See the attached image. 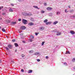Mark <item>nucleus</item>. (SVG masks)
I'll return each instance as SVG.
<instances>
[{"label": "nucleus", "instance_id": "nucleus-1", "mask_svg": "<svg viewBox=\"0 0 75 75\" xmlns=\"http://www.w3.org/2000/svg\"><path fill=\"white\" fill-rule=\"evenodd\" d=\"M22 22L24 24H27V21L25 19H23Z\"/></svg>", "mask_w": 75, "mask_h": 75}, {"label": "nucleus", "instance_id": "nucleus-2", "mask_svg": "<svg viewBox=\"0 0 75 75\" xmlns=\"http://www.w3.org/2000/svg\"><path fill=\"white\" fill-rule=\"evenodd\" d=\"M26 28L24 26H22L21 28V29L22 30H25V29Z\"/></svg>", "mask_w": 75, "mask_h": 75}, {"label": "nucleus", "instance_id": "nucleus-3", "mask_svg": "<svg viewBox=\"0 0 75 75\" xmlns=\"http://www.w3.org/2000/svg\"><path fill=\"white\" fill-rule=\"evenodd\" d=\"M47 10H48L49 11H50L51 10H52V8L50 7H48L47 8Z\"/></svg>", "mask_w": 75, "mask_h": 75}, {"label": "nucleus", "instance_id": "nucleus-4", "mask_svg": "<svg viewBox=\"0 0 75 75\" xmlns=\"http://www.w3.org/2000/svg\"><path fill=\"white\" fill-rule=\"evenodd\" d=\"M34 23H30L28 24L29 25L31 26L34 25Z\"/></svg>", "mask_w": 75, "mask_h": 75}, {"label": "nucleus", "instance_id": "nucleus-5", "mask_svg": "<svg viewBox=\"0 0 75 75\" xmlns=\"http://www.w3.org/2000/svg\"><path fill=\"white\" fill-rule=\"evenodd\" d=\"M61 33L59 32L58 31L57 32V35H61Z\"/></svg>", "mask_w": 75, "mask_h": 75}, {"label": "nucleus", "instance_id": "nucleus-6", "mask_svg": "<svg viewBox=\"0 0 75 75\" xmlns=\"http://www.w3.org/2000/svg\"><path fill=\"white\" fill-rule=\"evenodd\" d=\"M44 29V28L43 27H40V30H41V31H42Z\"/></svg>", "mask_w": 75, "mask_h": 75}, {"label": "nucleus", "instance_id": "nucleus-7", "mask_svg": "<svg viewBox=\"0 0 75 75\" xmlns=\"http://www.w3.org/2000/svg\"><path fill=\"white\" fill-rule=\"evenodd\" d=\"M70 33L71 34H72L73 35L74 34H75V33L74 32V31L73 30H70Z\"/></svg>", "mask_w": 75, "mask_h": 75}, {"label": "nucleus", "instance_id": "nucleus-8", "mask_svg": "<svg viewBox=\"0 0 75 75\" xmlns=\"http://www.w3.org/2000/svg\"><path fill=\"white\" fill-rule=\"evenodd\" d=\"M51 22H47L46 23V25H48V24H51Z\"/></svg>", "mask_w": 75, "mask_h": 75}, {"label": "nucleus", "instance_id": "nucleus-9", "mask_svg": "<svg viewBox=\"0 0 75 75\" xmlns=\"http://www.w3.org/2000/svg\"><path fill=\"white\" fill-rule=\"evenodd\" d=\"M33 70H29L28 71V73L30 74V73H32Z\"/></svg>", "mask_w": 75, "mask_h": 75}, {"label": "nucleus", "instance_id": "nucleus-10", "mask_svg": "<svg viewBox=\"0 0 75 75\" xmlns=\"http://www.w3.org/2000/svg\"><path fill=\"white\" fill-rule=\"evenodd\" d=\"M8 48L10 49L12 48V47H11V45H8Z\"/></svg>", "mask_w": 75, "mask_h": 75}, {"label": "nucleus", "instance_id": "nucleus-11", "mask_svg": "<svg viewBox=\"0 0 75 75\" xmlns=\"http://www.w3.org/2000/svg\"><path fill=\"white\" fill-rule=\"evenodd\" d=\"M58 23V21H56L53 23V24L54 25H55V24H57Z\"/></svg>", "mask_w": 75, "mask_h": 75}, {"label": "nucleus", "instance_id": "nucleus-12", "mask_svg": "<svg viewBox=\"0 0 75 75\" xmlns=\"http://www.w3.org/2000/svg\"><path fill=\"white\" fill-rule=\"evenodd\" d=\"M44 23H47V22H48V20L45 19V20H44L43 21Z\"/></svg>", "mask_w": 75, "mask_h": 75}, {"label": "nucleus", "instance_id": "nucleus-13", "mask_svg": "<svg viewBox=\"0 0 75 75\" xmlns=\"http://www.w3.org/2000/svg\"><path fill=\"white\" fill-rule=\"evenodd\" d=\"M33 7L34 8H37L38 9H40V8H38V6H33Z\"/></svg>", "mask_w": 75, "mask_h": 75}, {"label": "nucleus", "instance_id": "nucleus-14", "mask_svg": "<svg viewBox=\"0 0 75 75\" xmlns=\"http://www.w3.org/2000/svg\"><path fill=\"white\" fill-rule=\"evenodd\" d=\"M14 45L16 47H18V44H17V43H15L14 44Z\"/></svg>", "mask_w": 75, "mask_h": 75}, {"label": "nucleus", "instance_id": "nucleus-15", "mask_svg": "<svg viewBox=\"0 0 75 75\" xmlns=\"http://www.w3.org/2000/svg\"><path fill=\"white\" fill-rule=\"evenodd\" d=\"M70 54V52L69 51L66 52V53H65L66 54Z\"/></svg>", "mask_w": 75, "mask_h": 75}, {"label": "nucleus", "instance_id": "nucleus-16", "mask_svg": "<svg viewBox=\"0 0 75 75\" xmlns=\"http://www.w3.org/2000/svg\"><path fill=\"white\" fill-rule=\"evenodd\" d=\"M2 30V31H3V32H6V30L4 29V28H3Z\"/></svg>", "mask_w": 75, "mask_h": 75}, {"label": "nucleus", "instance_id": "nucleus-17", "mask_svg": "<svg viewBox=\"0 0 75 75\" xmlns=\"http://www.w3.org/2000/svg\"><path fill=\"white\" fill-rule=\"evenodd\" d=\"M16 24V22H13L11 23V24Z\"/></svg>", "mask_w": 75, "mask_h": 75}, {"label": "nucleus", "instance_id": "nucleus-18", "mask_svg": "<svg viewBox=\"0 0 75 75\" xmlns=\"http://www.w3.org/2000/svg\"><path fill=\"white\" fill-rule=\"evenodd\" d=\"M9 11L10 12H13V10L11 8H10L9 9Z\"/></svg>", "mask_w": 75, "mask_h": 75}, {"label": "nucleus", "instance_id": "nucleus-19", "mask_svg": "<svg viewBox=\"0 0 75 75\" xmlns=\"http://www.w3.org/2000/svg\"><path fill=\"white\" fill-rule=\"evenodd\" d=\"M38 54H39V53L36 52L35 53V55H38Z\"/></svg>", "mask_w": 75, "mask_h": 75}, {"label": "nucleus", "instance_id": "nucleus-20", "mask_svg": "<svg viewBox=\"0 0 75 75\" xmlns=\"http://www.w3.org/2000/svg\"><path fill=\"white\" fill-rule=\"evenodd\" d=\"M41 13H45V11L42 10L41 11Z\"/></svg>", "mask_w": 75, "mask_h": 75}, {"label": "nucleus", "instance_id": "nucleus-21", "mask_svg": "<svg viewBox=\"0 0 75 75\" xmlns=\"http://www.w3.org/2000/svg\"><path fill=\"white\" fill-rule=\"evenodd\" d=\"M45 43V42L44 41L42 42V45H44V44Z\"/></svg>", "mask_w": 75, "mask_h": 75}, {"label": "nucleus", "instance_id": "nucleus-22", "mask_svg": "<svg viewBox=\"0 0 75 75\" xmlns=\"http://www.w3.org/2000/svg\"><path fill=\"white\" fill-rule=\"evenodd\" d=\"M33 50H31L29 51L30 53H33Z\"/></svg>", "mask_w": 75, "mask_h": 75}, {"label": "nucleus", "instance_id": "nucleus-23", "mask_svg": "<svg viewBox=\"0 0 75 75\" xmlns=\"http://www.w3.org/2000/svg\"><path fill=\"white\" fill-rule=\"evenodd\" d=\"M72 61H73V62H75V58H73L72 59Z\"/></svg>", "mask_w": 75, "mask_h": 75}, {"label": "nucleus", "instance_id": "nucleus-24", "mask_svg": "<svg viewBox=\"0 0 75 75\" xmlns=\"http://www.w3.org/2000/svg\"><path fill=\"white\" fill-rule=\"evenodd\" d=\"M61 14V12H58L57 13V14Z\"/></svg>", "mask_w": 75, "mask_h": 75}, {"label": "nucleus", "instance_id": "nucleus-25", "mask_svg": "<svg viewBox=\"0 0 75 75\" xmlns=\"http://www.w3.org/2000/svg\"><path fill=\"white\" fill-rule=\"evenodd\" d=\"M69 11H67V9H66L65 10V13H68V12Z\"/></svg>", "mask_w": 75, "mask_h": 75}, {"label": "nucleus", "instance_id": "nucleus-26", "mask_svg": "<svg viewBox=\"0 0 75 75\" xmlns=\"http://www.w3.org/2000/svg\"><path fill=\"white\" fill-rule=\"evenodd\" d=\"M12 41H13V42H16V40L15 39H13L12 40Z\"/></svg>", "mask_w": 75, "mask_h": 75}, {"label": "nucleus", "instance_id": "nucleus-27", "mask_svg": "<svg viewBox=\"0 0 75 75\" xmlns=\"http://www.w3.org/2000/svg\"><path fill=\"white\" fill-rule=\"evenodd\" d=\"M22 57H25V55L24 54H23L21 55Z\"/></svg>", "mask_w": 75, "mask_h": 75}, {"label": "nucleus", "instance_id": "nucleus-28", "mask_svg": "<svg viewBox=\"0 0 75 75\" xmlns=\"http://www.w3.org/2000/svg\"><path fill=\"white\" fill-rule=\"evenodd\" d=\"M5 48H6V49L7 50H9V49H8V48L7 47H5Z\"/></svg>", "mask_w": 75, "mask_h": 75}, {"label": "nucleus", "instance_id": "nucleus-29", "mask_svg": "<svg viewBox=\"0 0 75 75\" xmlns=\"http://www.w3.org/2000/svg\"><path fill=\"white\" fill-rule=\"evenodd\" d=\"M31 38H32V39H34V36L32 35L31 36Z\"/></svg>", "mask_w": 75, "mask_h": 75}, {"label": "nucleus", "instance_id": "nucleus-30", "mask_svg": "<svg viewBox=\"0 0 75 75\" xmlns=\"http://www.w3.org/2000/svg\"><path fill=\"white\" fill-rule=\"evenodd\" d=\"M7 22L8 23H9L10 22V21L9 20H8L7 21Z\"/></svg>", "mask_w": 75, "mask_h": 75}, {"label": "nucleus", "instance_id": "nucleus-31", "mask_svg": "<svg viewBox=\"0 0 75 75\" xmlns=\"http://www.w3.org/2000/svg\"><path fill=\"white\" fill-rule=\"evenodd\" d=\"M21 72H24V70L23 69H22L21 70Z\"/></svg>", "mask_w": 75, "mask_h": 75}, {"label": "nucleus", "instance_id": "nucleus-32", "mask_svg": "<svg viewBox=\"0 0 75 75\" xmlns=\"http://www.w3.org/2000/svg\"><path fill=\"white\" fill-rule=\"evenodd\" d=\"M37 61L38 62H40V59H38L37 60Z\"/></svg>", "mask_w": 75, "mask_h": 75}, {"label": "nucleus", "instance_id": "nucleus-33", "mask_svg": "<svg viewBox=\"0 0 75 75\" xmlns=\"http://www.w3.org/2000/svg\"><path fill=\"white\" fill-rule=\"evenodd\" d=\"M19 21H21V19H19L18 20Z\"/></svg>", "mask_w": 75, "mask_h": 75}, {"label": "nucleus", "instance_id": "nucleus-34", "mask_svg": "<svg viewBox=\"0 0 75 75\" xmlns=\"http://www.w3.org/2000/svg\"><path fill=\"white\" fill-rule=\"evenodd\" d=\"M33 41V40L32 39H30V42H32V41Z\"/></svg>", "mask_w": 75, "mask_h": 75}, {"label": "nucleus", "instance_id": "nucleus-35", "mask_svg": "<svg viewBox=\"0 0 75 75\" xmlns=\"http://www.w3.org/2000/svg\"><path fill=\"white\" fill-rule=\"evenodd\" d=\"M36 35H38V33H35Z\"/></svg>", "mask_w": 75, "mask_h": 75}, {"label": "nucleus", "instance_id": "nucleus-36", "mask_svg": "<svg viewBox=\"0 0 75 75\" xmlns=\"http://www.w3.org/2000/svg\"><path fill=\"white\" fill-rule=\"evenodd\" d=\"M46 59H48V56H46Z\"/></svg>", "mask_w": 75, "mask_h": 75}, {"label": "nucleus", "instance_id": "nucleus-37", "mask_svg": "<svg viewBox=\"0 0 75 75\" xmlns=\"http://www.w3.org/2000/svg\"><path fill=\"white\" fill-rule=\"evenodd\" d=\"M11 62H12V63H14V61H13V60H12L11 61Z\"/></svg>", "mask_w": 75, "mask_h": 75}, {"label": "nucleus", "instance_id": "nucleus-38", "mask_svg": "<svg viewBox=\"0 0 75 75\" xmlns=\"http://www.w3.org/2000/svg\"><path fill=\"white\" fill-rule=\"evenodd\" d=\"M44 5L45 6H47V3H44Z\"/></svg>", "mask_w": 75, "mask_h": 75}, {"label": "nucleus", "instance_id": "nucleus-39", "mask_svg": "<svg viewBox=\"0 0 75 75\" xmlns=\"http://www.w3.org/2000/svg\"><path fill=\"white\" fill-rule=\"evenodd\" d=\"M11 5L12 6H14V4H11Z\"/></svg>", "mask_w": 75, "mask_h": 75}, {"label": "nucleus", "instance_id": "nucleus-40", "mask_svg": "<svg viewBox=\"0 0 75 75\" xmlns=\"http://www.w3.org/2000/svg\"><path fill=\"white\" fill-rule=\"evenodd\" d=\"M1 60L0 59V63H1Z\"/></svg>", "mask_w": 75, "mask_h": 75}, {"label": "nucleus", "instance_id": "nucleus-41", "mask_svg": "<svg viewBox=\"0 0 75 75\" xmlns=\"http://www.w3.org/2000/svg\"><path fill=\"white\" fill-rule=\"evenodd\" d=\"M21 0H18L19 1H21Z\"/></svg>", "mask_w": 75, "mask_h": 75}, {"label": "nucleus", "instance_id": "nucleus-42", "mask_svg": "<svg viewBox=\"0 0 75 75\" xmlns=\"http://www.w3.org/2000/svg\"><path fill=\"white\" fill-rule=\"evenodd\" d=\"M0 10H1V7H0Z\"/></svg>", "mask_w": 75, "mask_h": 75}, {"label": "nucleus", "instance_id": "nucleus-43", "mask_svg": "<svg viewBox=\"0 0 75 75\" xmlns=\"http://www.w3.org/2000/svg\"><path fill=\"white\" fill-rule=\"evenodd\" d=\"M69 8H71V7H70L69 6Z\"/></svg>", "mask_w": 75, "mask_h": 75}, {"label": "nucleus", "instance_id": "nucleus-44", "mask_svg": "<svg viewBox=\"0 0 75 75\" xmlns=\"http://www.w3.org/2000/svg\"><path fill=\"white\" fill-rule=\"evenodd\" d=\"M64 64H67V63H64Z\"/></svg>", "mask_w": 75, "mask_h": 75}, {"label": "nucleus", "instance_id": "nucleus-45", "mask_svg": "<svg viewBox=\"0 0 75 75\" xmlns=\"http://www.w3.org/2000/svg\"><path fill=\"white\" fill-rule=\"evenodd\" d=\"M2 8H3V6H2Z\"/></svg>", "mask_w": 75, "mask_h": 75}, {"label": "nucleus", "instance_id": "nucleus-46", "mask_svg": "<svg viewBox=\"0 0 75 75\" xmlns=\"http://www.w3.org/2000/svg\"><path fill=\"white\" fill-rule=\"evenodd\" d=\"M71 11H70V13H71Z\"/></svg>", "mask_w": 75, "mask_h": 75}, {"label": "nucleus", "instance_id": "nucleus-47", "mask_svg": "<svg viewBox=\"0 0 75 75\" xmlns=\"http://www.w3.org/2000/svg\"><path fill=\"white\" fill-rule=\"evenodd\" d=\"M3 15H4V13H3Z\"/></svg>", "mask_w": 75, "mask_h": 75}, {"label": "nucleus", "instance_id": "nucleus-48", "mask_svg": "<svg viewBox=\"0 0 75 75\" xmlns=\"http://www.w3.org/2000/svg\"><path fill=\"white\" fill-rule=\"evenodd\" d=\"M1 28V27L0 26V29Z\"/></svg>", "mask_w": 75, "mask_h": 75}, {"label": "nucleus", "instance_id": "nucleus-49", "mask_svg": "<svg viewBox=\"0 0 75 75\" xmlns=\"http://www.w3.org/2000/svg\"><path fill=\"white\" fill-rule=\"evenodd\" d=\"M15 52H16V51H17V50H15Z\"/></svg>", "mask_w": 75, "mask_h": 75}]
</instances>
